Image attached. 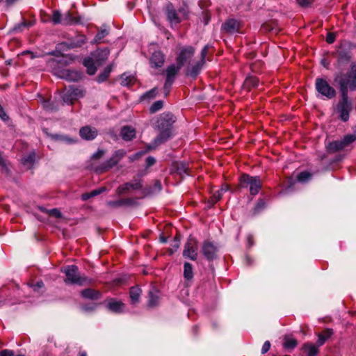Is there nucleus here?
<instances>
[{
    "instance_id": "nucleus-1",
    "label": "nucleus",
    "mask_w": 356,
    "mask_h": 356,
    "mask_svg": "<svg viewBox=\"0 0 356 356\" xmlns=\"http://www.w3.org/2000/svg\"><path fill=\"white\" fill-rule=\"evenodd\" d=\"M175 122V117L170 113H164L157 120V127L160 134L148 145L149 150L155 149L158 145L166 141L171 136V129Z\"/></svg>"
},
{
    "instance_id": "nucleus-2",
    "label": "nucleus",
    "mask_w": 356,
    "mask_h": 356,
    "mask_svg": "<svg viewBox=\"0 0 356 356\" xmlns=\"http://www.w3.org/2000/svg\"><path fill=\"white\" fill-rule=\"evenodd\" d=\"M334 81L339 86L341 95L348 94V89L356 90V63H353L348 74L337 73Z\"/></svg>"
},
{
    "instance_id": "nucleus-3",
    "label": "nucleus",
    "mask_w": 356,
    "mask_h": 356,
    "mask_svg": "<svg viewBox=\"0 0 356 356\" xmlns=\"http://www.w3.org/2000/svg\"><path fill=\"white\" fill-rule=\"evenodd\" d=\"M61 271L65 275V282L66 284L83 286L91 283L90 278L79 273L78 267L75 265L67 266L62 269Z\"/></svg>"
},
{
    "instance_id": "nucleus-4",
    "label": "nucleus",
    "mask_w": 356,
    "mask_h": 356,
    "mask_svg": "<svg viewBox=\"0 0 356 356\" xmlns=\"http://www.w3.org/2000/svg\"><path fill=\"white\" fill-rule=\"evenodd\" d=\"M239 186L243 188H249L250 193L256 195L261 188L262 184L259 177L243 174L239 177Z\"/></svg>"
},
{
    "instance_id": "nucleus-5",
    "label": "nucleus",
    "mask_w": 356,
    "mask_h": 356,
    "mask_svg": "<svg viewBox=\"0 0 356 356\" xmlns=\"http://www.w3.org/2000/svg\"><path fill=\"white\" fill-rule=\"evenodd\" d=\"M315 88L318 97L323 99H332L336 96L335 89L323 78H317L315 81Z\"/></svg>"
},
{
    "instance_id": "nucleus-6",
    "label": "nucleus",
    "mask_w": 356,
    "mask_h": 356,
    "mask_svg": "<svg viewBox=\"0 0 356 356\" xmlns=\"http://www.w3.org/2000/svg\"><path fill=\"white\" fill-rule=\"evenodd\" d=\"M352 110L353 104L348 99V95H341V99L336 106V112L339 114V118L343 122H347Z\"/></svg>"
},
{
    "instance_id": "nucleus-7",
    "label": "nucleus",
    "mask_w": 356,
    "mask_h": 356,
    "mask_svg": "<svg viewBox=\"0 0 356 356\" xmlns=\"http://www.w3.org/2000/svg\"><path fill=\"white\" fill-rule=\"evenodd\" d=\"M125 154L126 152L124 149L116 150L109 159L106 161L99 167L97 170L100 172H103L113 168L121 161Z\"/></svg>"
},
{
    "instance_id": "nucleus-8",
    "label": "nucleus",
    "mask_w": 356,
    "mask_h": 356,
    "mask_svg": "<svg viewBox=\"0 0 356 356\" xmlns=\"http://www.w3.org/2000/svg\"><path fill=\"white\" fill-rule=\"evenodd\" d=\"M197 241L193 237L190 236L184 245L183 256L185 258L195 261L197 259Z\"/></svg>"
},
{
    "instance_id": "nucleus-9",
    "label": "nucleus",
    "mask_w": 356,
    "mask_h": 356,
    "mask_svg": "<svg viewBox=\"0 0 356 356\" xmlns=\"http://www.w3.org/2000/svg\"><path fill=\"white\" fill-rule=\"evenodd\" d=\"M195 49L192 46H186L180 49L176 61L179 67H182L186 63H189L193 57Z\"/></svg>"
},
{
    "instance_id": "nucleus-10",
    "label": "nucleus",
    "mask_w": 356,
    "mask_h": 356,
    "mask_svg": "<svg viewBox=\"0 0 356 356\" xmlns=\"http://www.w3.org/2000/svg\"><path fill=\"white\" fill-rule=\"evenodd\" d=\"M54 74L59 78L69 81H78L82 78L81 72L70 69L56 70Z\"/></svg>"
},
{
    "instance_id": "nucleus-11",
    "label": "nucleus",
    "mask_w": 356,
    "mask_h": 356,
    "mask_svg": "<svg viewBox=\"0 0 356 356\" xmlns=\"http://www.w3.org/2000/svg\"><path fill=\"white\" fill-rule=\"evenodd\" d=\"M141 180L140 179H134L131 182H127L120 186L116 189V194L118 195L127 193L132 190H138L142 188Z\"/></svg>"
},
{
    "instance_id": "nucleus-12",
    "label": "nucleus",
    "mask_w": 356,
    "mask_h": 356,
    "mask_svg": "<svg viewBox=\"0 0 356 356\" xmlns=\"http://www.w3.org/2000/svg\"><path fill=\"white\" fill-rule=\"evenodd\" d=\"M217 251V248L211 241H205L202 243V252L207 260L214 259L216 257Z\"/></svg>"
},
{
    "instance_id": "nucleus-13",
    "label": "nucleus",
    "mask_w": 356,
    "mask_h": 356,
    "mask_svg": "<svg viewBox=\"0 0 356 356\" xmlns=\"http://www.w3.org/2000/svg\"><path fill=\"white\" fill-rule=\"evenodd\" d=\"M109 50L107 48L97 49L92 54L91 56L95 60L97 65H102L108 58Z\"/></svg>"
},
{
    "instance_id": "nucleus-14",
    "label": "nucleus",
    "mask_w": 356,
    "mask_h": 356,
    "mask_svg": "<svg viewBox=\"0 0 356 356\" xmlns=\"http://www.w3.org/2000/svg\"><path fill=\"white\" fill-rule=\"evenodd\" d=\"M79 134L82 138L90 140L96 138L97 136V131L95 128L86 126L80 129Z\"/></svg>"
},
{
    "instance_id": "nucleus-15",
    "label": "nucleus",
    "mask_w": 356,
    "mask_h": 356,
    "mask_svg": "<svg viewBox=\"0 0 356 356\" xmlns=\"http://www.w3.org/2000/svg\"><path fill=\"white\" fill-rule=\"evenodd\" d=\"M223 29L230 33H236L239 31L240 23L234 19H229L222 25Z\"/></svg>"
},
{
    "instance_id": "nucleus-16",
    "label": "nucleus",
    "mask_w": 356,
    "mask_h": 356,
    "mask_svg": "<svg viewBox=\"0 0 356 356\" xmlns=\"http://www.w3.org/2000/svg\"><path fill=\"white\" fill-rule=\"evenodd\" d=\"M166 15L168 20L171 24H178L180 22L179 17H178L177 13L172 3H168L166 6Z\"/></svg>"
},
{
    "instance_id": "nucleus-17",
    "label": "nucleus",
    "mask_w": 356,
    "mask_h": 356,
    "mask_svg": "<svg viewBox=\"0 0 356 356\" xmlns=\"http://www.w3.org/2000/svg\"><path fill=\"white\" fill-rule=\"evenodd\" d=\"M164 56L161 51H155L150 58V64L152 67H160L163 65Z\"/></svg>"
},
{
    "instance_id": "nucleus-18",
    "label": "nucleus",
    "mask_w": 356,
    "mask_h": 356,
    "mask_svg": "<svg viewBox=\"0 0 356 356\" xmlns=\"http://www.w3.org/2000/svg\"><path fill=\"white\" fill-rule=\"evenodd\" d=\"M83 65L87 69V72L90 75H93L95 74L97 70V65L95 63V60L91 56L86 58L83 60Z\"/></svg>"
},
{
    "instance_id": "nucleus-19",
    "label": "nucleus",
    "mask_w": 356,
    "mask_h": 356,
    "mask_svg": "<svg viewBox=\"0 0 356 356\" xmlns=\"http://www.w3.org/2000/svg\"><path fill=\"white\" fill-rule=\"evenodd\" d=\"M82 22V17L79 16L77 17H74L72 16V13L70 11H68L63 17L62 24L71 25L75 24H81Z\"/></svg>"
},
{
    "instance_id": "nucleus-20",
    "label": "nucleus",
    "mask_w": 356,
    "mask_h": 356,
    "mask_svg": "<svg viewBox=\"0 0 356 356\" xmlns=\"http://www.w3.org/2000/svg\"><path fill=\"white\" fill-rule=\"evenodd\" d=\"M204 64V63L202 61H197L195 65L188 67L186 74L193 79L196 78Z\"/></svg>"
},
{
    "instance_id": "nucleus-21",
    "label": "nucleus",
    "mask_w": 356,
    "mask_h": 356,
    "mask_svg": "<svg viewBox=\"0 0 356 356\" xmlns=\"http://www.w3.org/2000/svg\"><path fill=\"white\" fill-rule=\"evenodd\" d=\"M107 307L111 312L121 313L124 311V304L119 300H111L108 302Z\"/></svg>"
},
{
    "instance_id": "nucleus-22",
    "label": "nucleus",
    "mask_w": 356,
    "mask_h": 356,
    "mask_svg": "<svg viewBox=\"0 0 356 356\" xmlns=\"http://www.w3.org/2000/svg\"><path fill=\"white\" fill-rule=\"evenodd\" d=\"M141 293L142 290L140 289V287L137 286H132L130 289L129 296L131 299V303L132 305H136L139 302Z\"/></svg>"
},
{
    "instance_id": "nucleus-23",
    "label": "nucleus",
    "mask_w": 356,
    "mask_h": 356,
    "mask_svg": "<svg viewBox=\"0 0 356 356\" xmlns=\"http://www.w3.org/2000/svg\"><path fill=\"white\" fill-rule=\"evenodd\" d=\"M181 67H179L178 65L175 66L174 64L170 65L166 70L167 83H173L175 76Z\"/></svg>"
},
{
    "instance_id": "nucleus-24",
    "label": "nucleus",
    "mask_w": 356,
    "mask_h": 356,
    "mask_svg": "<svg viewBox=\"0 0 356 356\" xmlns=\"http://www.w3.org/2000/svg\"><path fill=\"white\" fill-rule=\"evenodd\" d=\"M120 134L124 140H131L135 137L136 131L131 127L125 126L122 128Z\"/></svg>"
},
{
    "instance_id": "nucleus-25",
    "label": "nucleus",
    "mask_w": 356,
    "mask_h": 356,
    "mask_svg": "<svg viewBox=\"0 0 356 356\" xmlns=\"http://www.w3.org/2000/svg\"><path fill=\"white\" fill-rule=\"evenodd\" d=\"M81 295L83 298L90 300H98L101 297V293L98 291L92 289H86L81 291Z\"/></svg>"
},
{
    "instance_id": "nucleus-26",
    "label": "nucleus",
    "mask_w": 356,
    "mask_h": 356,
    "mask_svg": "<svg viewBox=\"0 0 356 356\" xmlns=\"http://www.w3.org/2000/svg\"><path fill=\"white\" fill-rule=\"evenodd\" d=\"M86 42V37L84 35H76L67 44L70 48H76L82 46Z\"/></svg>"
},
{
    "instance_id": "nucleus-27",
    "label": "nucleus",
    "mask_w": 356,
    "mask_h": 356,
    "mask_svg": "<svg viewBox=\"0 0 356 356\" xmlns=\"http://www.w3.org/2000/svg\"><path fill=\"white\" fill-rule=\"evenodd\" d=\"M318 347L317 344L306 343L302 346V349L307 353V356H316L318 353Z\"/></svg>"
},
{
    "instance_id": "nucleus-28",
    "label": "nucleus",
    "mask_w": 356,
    "mask_h": 356,
    "mask_svg": "<svg viewBox=\"0 0 356 356\" xmlns=\"http://www.w3.org/2000/svg\"><path fill=\"white\" fill-rule=\"evenodd\" d=\"M159 297L158 296V291L153 289L149 291V298L147 301V305L149 307H154L159 304Z\"/></svg>"
},
{
    "instance_id": "nucleus-29",
    "label": "nucleus",
    "mask_w": 356,
    "mask_h": 356,
    "mask_svg": "<svg viewBox=\"0 0 356 356\" xmlns=\"http://www.w3.org/2000/svg\"><path fill=\"white\" fill-rule=\"evenodd\" d=\"M61 97L64 103L67 104H72L75 99L71 88L63 90L61 92Z\"/></svg>"
},
{
    "instance_id": "nucleus-30",
    "label": "nucleus",
    "mask_w": 356,
    "mask_h": 356,
    "mask_svg": "<svg viewBox=\"0 0 356 356\" xmlns=\"http://www.w3.org/2000/svg\"><path fill=\"white\" fill-rule=\"evenodd\" d=\"M333 334L332 330L325 329L322 334L318 335L317 346H323L327 339H328Z\"/></svg>"
},
{
    "instance_id": "nucleus-31",
    "label": "nucleus",
    "mask_w": 356,
    "mask_h": 356,
    "mask_svg": "<svg viewBox=\"0 0 356 356\" xmlns=\"http://www.w3.org/2000/svg\"><path fill=\"white\" fill-rule=\"evenodd\" d=\"M259 80L257 77L253 76H248L243 85V89L250 90L252 88L257 87L258 86Z\"/></svg>"
},
{
    "instance_id": "nucleus-32",
    "label": "nucleus",
    "mask_w": 356,
    "mask_h": 356,
    "mask_svg": "<svg viewBox=\"0 0 356 356\" xmlns=\"http://www.w3.org/2000/svg\"><path fill=\"white\" fill-rule=\"evenodd\" d=\"M338 62L344 63L348 62L352 56L350 51L346 49H340L337 51Z\"/></svg>"
},
{
    "instance_id": "nucleus-33",
    "label": "nucleus",
    "mask_w": 356,
    "mask_h": 356,
    "mask_svg": "<svg viewBox=\"0 0 356 356\" xmlns=\"http://www.w3.org/2000/svg\"><path fill=\"white\" fill-rule=\"evenodd\" d=\"M133 203V200L130 198L121 199L116 201H108L107 205L110 207H120L123 205H130Z\"/></svg>"
},
{
    "instance_id": "nucleus-34",
    "label": "nucleus",
    "mask_w": 356,
    "mask_h": 356,
    "mask_svg": "<svg viewBox=\"0 0 356 356\" xmlns=\"http://www.w3.org/2000/svg\"><path fill=\"white\" fill-rule=\"evenodd\" d=\"M184 277L188 280L193 277V266L188 262H185L184 264Z\"/></svg>"
},
{
    "instance_id": "nucleus-35",
    "label": "nucleus",
    "mask_w": 356,
    "mask_h": 356,
    "mask_svg": "<svg viewBox=\"0 0 356 356\" xmlns=\"http://www.w3.org/2000/svg\"><path fill=\"white\" fill-rule=\"evenodd\" d=\"M355 140V134H348L345 136L340 141L341 143V146L343 147V149H345Z\"/></svg>"
},
{
    "instance_id": "nucleus-36",
    "label": "nucleus",
    "mask_w": 356,
    "mask_h": 356,
    "mask_svg": "<svg viewBox=\"0 0 356 356\" xmlns=\"http://www.w3.org/2000/svg\"><path fill=\"white\" fill-rule=\"evenodd\" d=\"M327 148L330 152H336L338 151L343 150V147L341 146V143L340 140H334L330 142L327 145Z\"/></svg>"
},
{
    "instance_id": "nucleus-37",
    "label": "nucleus",
    "mask_w": 356,
    "mask_h": 356,
    "mask_svg": "<svg viewBox=\"0 0 356 356\" xmlns=\"http://www.w3.org/2000/svg\"><path fill=\"white\" fill-rule=\"evenodd\" d=\"M108 34V30L104 29H101L100 31H98L97 35H95L94 40L92 42V43H100L102 42V40Z\"/></svg>"
},
{
    "instance_id": "nucleus-38",
    "label": "nucleus",
    "mask_w": 356,
    "mask_h": 356,
    "mask_svg": "<svg viewBox=\"0 0 356 356\" xmlns=\"http://www.w3.org/2000/svg\"><path fill=\"white\" fill-rule=\"evenodd\" d=\"M111 72V67L110 66H108L106 67L103 72H102L98 76H97V81L98 83H102L104 81H105L107 78L108 77L110 73Z\"/></svg>"
},
{
    "instance_id": "nucleus-39",
    "label": "nucleus",
    "mask_w": 356,
    "mask_h": 356,
    "mask_svg": "<svg viewBox=\"0 0 356 356\" xmlns=\"http://www.w3.org/2000/svg\"><path fill=\"white\" fill-rule=\"evenodd\" d=\"M121 84L124 86H128L134 81V77L131 75H127V74H122L120 77Z\"/></svg>"
},
{
    "instance_id": "nucleus-40",
    "label": "nucleus",
    "mask_w": 356,
    "mask_h": 356,
    "mask_svg": "<svg viewBox=\"0 0 356 356\" xmlns=\"http://www.w3.org/2000/svg\"><path fill=\"white\" fill-rule=\"evenodd\" d=\"M297 341L295 339L289 337L284 338V348L293 349L297 346Z\"/></svg>"
},
{
    "instance_id": "nucleus-41",
    "label": "nucleus",
    "mask_w": 356,
    "mask_h": 356,
    "mask_svg": "<svg viewBox=\"0 0 356 356\" xmlns=\"http://www.w3.org/2000/svg\"><path fill=\"white\" fill-rule=\"evenodd\" d=\"M42 106L44 109L49 111H55L58 108V105L50 100H44L42 102Z\"/></svg>"
},
{
    "instance_id": "nucleus-42",
    "label": "nucleus",
    "mask_w": 356,
    "mask_h": 356,
    "mask_svg": "<svg viewBox=\"0 0 356 356\" xmlns=\"http://www.w3.org/2000/svg\"><path fill=\"white\" fill-rule=\"evenodd\" d=\"M163 106V102L161 100L156 101L152 104V105L149 108V112L151 113H156L160 111Z\"/></svg>"
},
{
    "instance_id": "nucleus-43",
    "label": "nucleus",
    "mask_w": 356,
    "mask_h": 356,
    "mask_svg": "<svg viewBox=\"0 0 356 356\" xmlns=\"http://www.w3.org/2000/svg\"><path fill=\"white\" fill-rule=\"evenodd\" d=\"M156 93H157V90L156 88H154L152 89H151L150 90L146 92L145 93H144L141 97H140V99L141 100H145V99H153L156 97Z\"/></svg>"
},
{
    "instance_id": "nucleus-44",
    "label": "nucleus",
    "mask_w": 356,
    "mask_h": 356,
    "mask_svg": "<svg viewBox=\"0 0 356 356\" xmlns=\"http://www.w3.org/2000/svg\"><path fill=\"white\" fill-rule=\"evenodd\" d=\"M51 20L54 24H63V17L58 10L54 11L51 17Z\"/></svg>"
},
{
    "instance_id": "nucleus-45",
    "label": "nucleus",
    "mask_w": 356,
    "mask_h": 356,
    "mask_svg": "<svg viewBox=\"0 0 356 356\" xmlns=\"http://www.w3.org/2000/svg\"><path fill=\"white\" fill-rule=\"evenodd\" d=\"M35 153H31L29 155L24 156L22 159V163L24 165H28L31 166L35 161Z\"/></svg>"
},
{
    "instance_id": "nucleus-46",
    "label": "nucleus",
    "mask_w": 356,
    "mask_h": 356,
    "mask_svg": "<svg viewBox=\"0 0 356 356\" xmlns=\"http://www.w3.org/2000/svg\"><path fill=\"white\" fill-rule=\"evenodd\" d=\"M312 177V175L307 172H300L297 179L300 182H305L308 181Z\"/></svg>"
},
{
    "instance_id": "nucleus-47",
    "label": "nucleus",
    "mask_w": 356,
    "mask_h": 356,
    "mask_svg": "<svg viewBox=\"0 0 356 356\" xmlns=\"http://www.w3.org/2000/svg\"><path fill=\"white\" fill-rule=\"evenodd\" d=\"M54 138L56 140H60V141H63V142H65L66 143H75V140L72 139V138H70L66 136H58V135H56L54 136Z\"/></svg>"
},
{
    "instance_id": "nucleus-48",
    "label": "nucleus",
    "mask_w": 356,
    "mask_h": 356,
    "mask_svg": "<svg viewBox=\"0 0 356 356\" xmlns=\"http://www.w3.org/2000/svg\"><path fill=\"white\" fill-rule=\"evenodd\" d=\"M72 88V92H73V96L75 99L82 97L83 96V90L80 88H75L73 87H70Z\"/></svg>"
},
{
    "instance_id": "nucleus-49",
    "label": "nucleus",
    "mask_w": 356,
    "mask_h": 356,
    "mask_svg": "<svg viewBox=\"0 0 356 356\" xmlns=\"http://www.w3.org/2000/svg\"><path fill=\"white\" fill-rule=\"evenodd\" d=\"M222 193L221 191H220L219 190L216 191L212 197H211V201L213 202V203H216L219 200L221 199L222 197Z\"/></svg>"
},
{
    "instance_id": "nucleus-50",
    "label": "nucleus",
    "mask_w": 356,
    "mask_h": 356,
    "mask_svg": "<svg viewBox=\"0 0 356 356\" xmlns=\"http://www.w3.org/2000/svg\"><path fill=\"white\" fill-rule=\"evenodd\" d=\"M208 49H209V46L208 45H205L203 49H202L201 51V54H200V61H202L203 63H205V58L207 55V53H208Z\"/></svg>"
},
{
    "instance_id": "nucleus-51",
    "label": "nucleus",
    "mask_w": 356,
    "mask_h": 356,
    "mask_svg": "<svg viewBox=\"0 0 356 356\" xmlns=\"http://www.w3.org/2000/svg\"><path fill=\"white\" fill-rule=\"evenodd\" d=\"M32 26H33V23L31 22H23L22 23L16 26L15 27V30L20 31H22V27H31Z\"/></svg>"
},
{
    "instance_id": "nucleus-52",
    "label": "nucleus",
    "mask_w": 356,
    "mask_h": 356,
    "mask_svg": "<svg viewBox=\"0 0 356 356\" xmlns=\"http://www.w3.org/2000/svg\"><path fill=\"white\" fill-rule=\"evenodd\" d=\"M105 191H106L105 187H101L98 189H95V190H93L91 192H90V195L92 197H95V196H97V195L101 194L102 193L104 192Z\"/></svg>"
},
{
    "instance_id": "nucleus-53",
    "label": "nucleus",
    "mask_w": 356,
    "mask_h": 356,
    "mask_svg": "<svg viewBox=\"0 0 356 356\" xmlns=\"http://www.w3.org/2000/svg\"><path fill=\"white\" fill-rule=\"evenodd\" d=\"M177 170L180 175L187 174L188 168L184 163H181L180 164H178Z\"/></svg>"
},
{
    "instance_id": "nucleus-54",
    "label": "nucleus",
    "mask_w": 356,
    "mask_h": 356,
    "mask_svg": "<svg viewBox=\"0 0 356 356\" xmlns=\"http://www.w3.org/2000/svg\"><path fill=\"white\" fill-rule=\"evenodd\" d=\"M264 207H265L264 201L263 200H259L254 207L255 212L260 211L263 208H264Z\"/></svg>"
},
{
    "instance_id": "nucleus-55",
    "label": "nucleus",
    "mask_w": 356,
    "mask_h": 356,
    "mask_svg": "<svg viewBox=\"0 0 356 356\" xmlns=\"http://www.w3.org/2000/svg\"><path fill=\"white\" fill-rule=\"evenodd\" d=\"M314 0H297L298 4L302 7L310 6Z\"/></svg>"
},
{
    "instance_id": "nucleus-56",
    "label": "nucleus",
    "mask_w": 356,
    "mask_h": 356,
    "mask_svg": "<svg viewBox=\"0 0 356 356\" xmlns=\"http://www.w3.org/2000/svg\"><path fill=\"white\" fill-rule=\"evenodd\" d=\"M105 154V151L103 149H98L95 153H94L92 156V158L94 159H98L102 157Z\"/></svg>"
},
{
    "instance_id": "nucleus-57",
    "label": "nucleus",
    "mask_w": 356,
    "mask_h": 356,
    "mask_svg": "<svg viewBox=\"0 0 356 356\" xmlns=\"http://www.w3.org/2000/svg\"><path fill=\"white\" fill-rule=\"evenodd\" d=\"M270 348V343L268 341H266L263 344V346L261 348V353L265 354L266 353Z\"/></svg>"
},
{
    "instance_id": "nucleus-58",
    "label": "nucleus",
    "mask_w": 356,
    "mask_h": 356,
    "mask_svg": "<svg viewBox=\"0 0 356 356\" xmlns=\"http://www.w3.org/2000/svg\"><path fill=\"white\" fill-rule=\"evenodd\" d=\"M44 286V283L40 282H37L36 284H32L31 287L35 291H38V290Z\"/></svg>"
},
{
    "instance_id": "nucleus-59",
    "label": "nucleus",
    "mask_w": 356,
    "mask_h": 356,
    "mask_svg": "<svg viewBox=\"0 0 356 356\" xmlns=\"http://www.w3.org/2000/svg\"><path fill=\"white\" fill-rule=\"evenodd\" d=\"M0 118L3 121H7L8 120V116L5 113V111L1 104H0Z\"/></svg>"
},
{
    "instance_id": "nucleus-60",
    "label": "nucleus",
    "mask_w": 356,
    "mask_h": 356,
    "mask_svg": "<svg viewBox=\"0 0 356 356\" xmlns=\"http://www.w3.org/2000/svg\"><path fill=\"white\" fill-rule=\"evenodd\" d=\"M334 40H335L334 34H333L332 33H327V37H326V41L327 43L332 44L334 42Z\"/></svg>"
},
{
    "instance_id": "nucleus-61",
    "label": "nucleus",
    "mask_w": 356,
    "mask_h": 356,
    "mask_svg": "<svg viewBox=\"0 0 356 356\" xmlns=\"http://www.w3.org/2000/svg\"><path fill=\"white\" fill-rule=\"evenodd\" d=\"M50 214L56 217L60 218L62 216L61 212L57 209H53L50 211Z\"/></svg>"
},
{
    "instance_id": "nucleus-62",
    "label": "nucleus",
    "mask_w": 356,
    "mask_h": 356,
    "mask_svg": "<svg viewBox=\"0 0 356 356\" xmlns=\"http://www.w3.org/2000/svg\"><path fill=\"white\" fill-rule=\"evenodd\" d=\"M18 0H0V3H3L7 7L13 6Z\"/></svg>"
},
{
    "instance_id": "nucleus-63",
    "label": "nucleus",
    "mask_w": 356,
    "mask_h": 356,
    "mask_svg": "<svg viewBox=\"0 0 356 356\" xmlns=\"http://www.w3.org/2000/svg\"><path fill=\"white\" fill-rule=\"evenodd\" d=\"M0 356H13V351L10 350H3L0 352Z\"/></svg>"
},
{
    "instance_id": "nucleus-64",
    "label": "nucleus",
    "mask_w": 356,
    "mask_h": 356,
    "mask_svg": "<svg viewBox=\"0 0 356 356\" xmlns=\"http://www.w3.org/2000/svg\"><path fill=\"white\" fill-rule=\"evenodd\" d=\"M156 162L155 159L153 156H148L146 159L147 167H149L154 165Z\"/></svg>"
}]
</instances>
